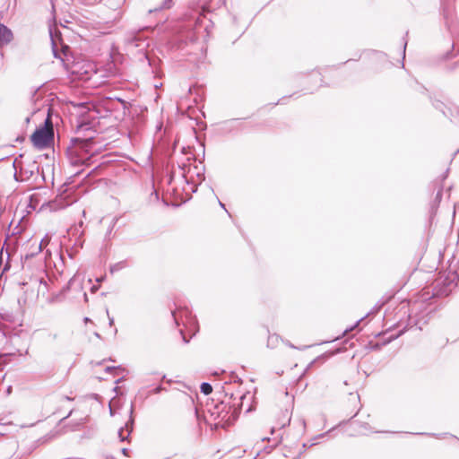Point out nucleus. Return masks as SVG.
Here are the masks:
<instances>
[{
  "mask_svg": "<svg viewBox=\"0 0 459 459\" xmlns=\"http://www.w3.org/2000/svg\"><path fill=\"white\" fill-rule=\"evenodd\" d=\"M67 204H64V205H61L59 206V208H65Z\"/></svg>",
  "mask_w": 459,
  "mask_h": 459,
  "instance_id": "473e14b6",
  "label": "nucleus"
},
{
  "mask_svg": "<svg viewBox=\"0 0 459 459\" xmlns=\"http://www.w3.org/2000/svg\"><path fill=\"white\" fill-rule=\"evenodd\" d=\"M172 0H165L163 4L156 8L155 11L162 10V9H169L171 7Z\"/></svg>",
  "mask_w": 459,
  "mask_h": 459,
  "instance_id": "f8f14e48",
  "label": "nucleus"
},
{
  "mask_svg": "<svg viewBox=\"0 0 459 459\" xmlns=\"http://www.w3.org/2000/svg\"><path fill=\"white\" fill-rule=\"evenodd\" d=\"M203 409V420L208 424H212V421L221 417L226 409V405L220 401L207 399Z\"/></svg>",
  "mask_w": 459,
  "mask_h": 459,
  "instance_id": "7ed1b4c3",
  "label": "nucleus"
},
{
  "mask_svg": "<svg viewBox=\"0 0 459 459\" xmlns=\"http://www.w3.org/2000/svg\"><path fill=\"white\" fill-rule=\"evenodd\" d=\"M74 281H75V277L74 276L73 278H71L69 280L67 284L63 288V291L65 292V291L69 290L71 289V286L74 283Z\"/></svg>",
  "mask_w": 459,
  "mask_h": 459,
  "instance_id": "ddd939ff",
  "label": "nucleus"
},
{
  "mask_svg": "<svg viewBox=\"0 0 459 459\" xmlns=\"http://www.w3.org/2000/svg\"><path fill=\"white\" fill-rule=\"evenodd\" d=\"M13 167L15 169L13 177L16 181H28L34 176L36 172H39V167L36 162L29 164L28 167H21L20 170L17 171L15 160L13 162Z\"/></svg>",
  "mask_w": 459,
  "mask_h": 459,
  "instance_id": "39448f33",
  "label": "nucleus"
},
{
  "mask_svg": "<svg viewBox=\"0 0 459 459\" xmlns=\"http://www.w3.org/2000/svg\"><path fill=\"white\" fill-rule=\"evenodd\" d=\"M9 267H10V266H9L8 263H6V264H5V265H4V270H3V271H4H4H7V270L9 269Z\"/></svg>",
  "mask_w": 459,
  "mask_h": 459,
  "instance_id": "a878e982",
  "label": "nucleus"
},
{
  "mask_svg": "<svg viewBox=\"0 0 459 459\" xmlns=\"http://www.w3.org/2000/svg\"><path fill=\"white\" fill-rule=\"evenodd\" d=\"M116 221H117L114 219L112 223H111V225L109 226V228L108 230L107 235H110L111 234V232L113 230V228H114L115 224H116Z\"/></svg>",
  "mask_w": 459,
  "mask_h": 459,
  "instance_id": "aec40b11",
  "label": "nucleus"
},
{
  "mask_svg": "<svg viewBox=\"0 0 459 459\" xmlns=\"http://www.w3.org/2000/svg\"><path fill=\"white\" fill-rule=\"evenodd\" d=\"M84 321H85V322H88V321H90V318H89V317H85V318H84Z\"/></svg>",
  "mask_w": 459,
  "mask_h": 459,
  "instance_id": "7c9ffc66",
  "label": "nucleus"
},
{
  "mask_svg": "<svg viewBox=\"0 0 459 459\" xmlns=\"http://www.w3.org/2000/svg\"><path fill=\"white\" fill-rule=\"evenodd\" d=\"M13 39V33L11 29L0 23V48L10 44Z\"/></svg>",
  "mask_w": 459,
  "mask_h": 459,
  "instance_id": "0eeeda50",
  "label": "nucleus"
},
{
  "mask_svg": "<svg viewBox=\"0 0 459 459\" xmlns=\"http://www.w3.org/2000/svg\"><path fill=\"white\" fill-rule=\"evenodd\" d=\"M73 411H74V410H71V411L68 412V414H67L66 416H65V417L62 419V420H65V419H67V418H69V417L72 415Z\"/></svg>",
  "mask_w": 459,
  "mask_h": 459,
  "instance_id": "b1692460",
  "label": "nucleus"
},
{
  "mask_svg": "<svg viewBox=\"0 0 459 459\" xmlns=\"http://www.w3.org/2000/svg\"><path fill=\"white\" fill-rule=\"evenodd\" d=\"M212 392V387L208 383H203V394L208 395Z\"/></svg>",
  "mask_w": 459,
  "mask_h": 459,
  "instance_id": "9b49d317",
  "label": "nucleus"
},
{
  "mask_svg": "<svg viewBox=\"0 0 459 459\" xmlns=\"http://www.w3.org/2000/svg\"><path fill=\"white\" fill-rule=\"evenodd\" d=\"M96 337H100V334L98 333H95Z\"/></svg>",
  "mask_w": 459,
  "mask_h": 459,
  "instance_id": "72a5a7b5",
  "label": "nucleus"
},
{
  "mask_svg": "<svg viewBox=\"0 0 459 459\" xmlns=\"http://www.w3.org/2000/svg\"><path fill=\"white\" fill-rule=\"evenodd\" d=\"M195 134L196 140L199 142L200 141V136H199V134H198L196 130H195Z\"/></svg>",
  "mask_w": 459,
  "mask_h": 459,
  "instance_id": "393cba45",
  "label": "nucleus"
},
{
  "mask_svg": "<svg viewBox=\"0 0 459 459\" xmlns=\"http://www.w3.org/2000/svg\"><path fill=\"white\" fill-rule=\"evenodd\" d=\"M195 416L197 419V425H198V427H200L201 426V418H200L199 409L197 406L195 408Z\"/></svg>",
  "mask_w": 459,
  "mask_h": 459,
  "instance_id": "f3484780",
  "label": "nucleus"
},
{
  "mask_svg": "<svg viewBox=\"0 0 459 459\" xmlns=\"http://www.w3.org/2000/svg\"><path fill=\"white\" fill-rule=\"evenodd\" d=\"M93 137L74 138L71 145L67 148L70 163L73 166L88 164L92 156Z\"/></svg>",
  "mask_w": 459,
  "mask_h": 459,
  "instance_id": "f257e3e1",
  "label": "nucleus"
},
{
  "mask_svg": "<svg viewBox=\"0 0 459 459\" xmlns=\"http://www.w3.org/2000/svg\"><path fill=\"white\" fill-rule=\"evenodd\" d=\"M126 266V261H120V262H117L112 265H110V273H114L116 272H118L122 269H124L125 267Z\"/></svg>",
  "mask_w": 459,
  "mask_h": 459,
  "instance_id": "9d476101",
  "label": "nucleus"
},
{
  "mask_svg": "<svg viewBox=\"0 0 459 459\" xmlns=\"http://www.w3.org/2000/svg\"><path fill=\"white\" fill-rule=\"evenodd\" d=\"M281 341V338L278 334H270L267 340V347H269L270 349H275L280 345Z\"/></svg>",
  "mask_w": 459,
  "mask_h": 459,
  "instance_id": "6e6552de",
  "label": "nucleus"
},
{
  "mask_svg": "<svg viewBox=\"0 0 459 459\" xmlns=\"http://www.w3.org/2000/svg\"><path fill=\"white\" fill-rule=\"evenodd\" d=\"M164 388L161 385H158L152 390L153 394H160Z\"/></svg>",
  "mask_w": 459,
  "mask_h": 459,
  "instance_id": "412c9836",
  "label": "nucleus"
},
{
  "mask_svg": "<svg viewBox=\"0 0 459 459\" xmlns=\"http://www.w3.org/2000/svg\"><path fill=\"white\" fill-rule=\"evenodd\" d=\"M66 50H68V47H67V46H65V47L63 48V53H64L65 55Z\"/></svg>",
  "mask_w": 459,
  "mask_h": 459,
  "instance_id": "c85d7f7f",
  "label": "nucleus"
},
{
  "mask_svg": "<svg viewBox=\"0 0 459 459\" xmlns=\"http://www.w3.org/2000/svg\"><path fill=\"white\" fill-rule=\"evenodd\" d=\"M152 195H155V199L158 200L159 199V195H158V193L156 191H154Z\"/></svg>",
  "mask_w": 459,
  "mask_h": 459,
  "instance_id": "cd10ccee",
  "label": "nucleus"
},
{
  "mask_svg": "<svg viewBox=\"0 0 459 459\" xmlns=\"http://www.w3.org/2000/svg\"><path fill=\"white\" fill-rule=\"evenodd\" d=\"M83 298H84L85 301H88V296H87V294L85 292L83 293Z\"/></svg>",
  "mask_w": 459,
  "mask_h": 459,
  "instance_id": "c756f323",
  "label": "nucleus"
},
{
  "mask_svg": "<svg viewBox=\"0 0 459 459\" xmlns=\"http://www.w3.org/2000/svg\"><path fill=\"white\" fill-rule=\"evenodd\" d=\"M188 91H189V93H190L191 95L195 94V95H196V97H198V96H199V93H198L199 87H198V86L194 85V86H192V87H189V90H188Z\"/></svg>",
  "mask_w": 459,
  "mask_h": 459,
  "instance_id": "4468645a",
  "label": "nucleus"
},
{
  "mask_svg": "<svg viewBox=\"0 0 459 459\" xmlns=\"http://www.w3.org/2000/svg\"><path fill=\"white\" fill-rule=\"evenodd\" d=\"M45 243H48V240H46V238L41 239V241H40V243H39V251H41V250H42L43 245H44Z\"/></svg>",
  "mask_w": 459,
  "mask_h": 459,
  "instance_id": "4be33fe9",
  "label": "nucleus"
},
{
  "mask_svg": "<svg viewBox=\"0 0 459 459\" xmlns=\"http://www.w3.org/2000/svg\"><path fill=\"white\" fill-rule=\"evenodd\" d=\"M122 380V377L118 378L116 383H119Z\"/></svg>",
  "mask_w": 459,
  "mask_h": 459,
  "instance_id": "2f4dec72",
  "label": "nucleus"
},
{
  "mask_svg": "<svg viewBox=\"0 0 459 459\" xmlns=\"http://www.w3.org/2000/svg\"><path fill=\"white\" fill-rule=\"evenodd\" d=\"M193 174L196 175V177H197V183H194L193 182V183L190 184L187 181V185H188L189 188L192 190V192H196L197 191V186L201 184V178H200L201 173L197 170V168L195 167Z\"/></svg>",
  "mask_w": 459,
  "mask_h": 459,
  "instance_id": "1a4fd4ad",
  "label": "nucleus"
},
{
  "mask_svg": "<svg viewBox=\"0 0 459 459\" xmlns=\"http://www.w3.org/2000/svg\"><path fill=\"white\" fill-rule=\"evenodd\" d=\"M108 317V325L109 326H112L114 325V317L109 316L108 309L106 310Z\"/></svg>",
  "mask_w": 459,
  "mask_h": 459,
  "instance_id": "6ab92c4d",
  "label": "nucleus"
},
{
  "mask_svg": "<svg viewBox=\"0 0 459 459\" xmlns=\"http://www.w3.org/2000/svg\"><path fill=\"white\" fill-rule=\"evenodd\" d=\"M63 398H64L65 400H66V401H72V400H74V398H71V397H69V396H64Z\"/></svg>",
  "mask_w": 459,
  "mask_h": 459,
  "instance_id": "bb28decb",
  "label": "nucleus"
},
{
  "mask_svg": "<svg viewBox=\"0 0 459 459\" xmlns=\"http://www.w3.org/2000/svg\"><path fill=\"white\" fill-rule=\"evenodd\" d=\"M53 131L44 127L37 129L31 134V142L33 143V145L39 149H44L48 147L53 141Z\"/></svg>",
  "mask_w": 459,
  "mask_h": 459,
  "instance_id": "20e7f679",
  "label": "nucleus"
},
{
  "mask_svg": "<svg viewBox=\"0 0 459 459\" xmlns=\"http://www.w3.org/2000/svg\"><path fill=\"white\" fill-rule=\"evenodd\" d=\"M195 20L198 22L201 18V10L199 8L195 9Z\"/></svg>",
  "mask_w": 459,
  "mask_h": 459,
  "instance_id": "a211bd4d",
  "label": "nucleus"
},
{
  "mask_svg": "<svg viewBox=\"0 0 459 459\" xmlns=\"http://www.w3.org/2000/svg\"><path fill=\"white\" fill-rule=\"evenodd\" d=\"M134 403H131L130 415L128 420L125 426L120 428L118 430V437L121 441L127 440L134 429Z\"/></svg>",
  "mask_w": 459,
  "mask_h": 459,
  "instance_id": "423d86ee",
  "label": "nucleus"
},
{
  "mask_svg": "<svg viewBox=\"0 0 459 459\" xmlns=\"http://www.w3.org/2000/svg\"><path fill=\"white\" fill-rule=\"evenodd\" d=\"M52 49H53L54 56H55L56 58H59V59H61V60L63 61V59H62V57H61V56H60V54H59V53L57 52V50H56V45H55V43H54V41H53V40H52Z\"/></svg>",
  "mask_w": 459,
  "mask_h": 459,
  "instance_id": "2eb2a0df",
  "label": "nucleus"
},
{
  "mask_svg": "<svg viewBox=\"0 0 459 459\" xmlns=\"http://www.w3.org/2000/svg\"><path fill=\"white\" fill-rule=\"evenodd\" d=\"M120 367H107L105 368V371L108 372V373H111V372H117V370H120Z\"/></svg>",
  "mask_w": 459,
  "mask_h": 459,
  "instance_id": "dca6fc26",
  "label": "nucleus"
},
{
  "mask_svg": "<svg viewBox=\"0 0 459 459\" xmlns=\"http://www.w3.org/2000/svg\"><path fill=\"white\" fill-rule=\"evenodd\" d=\"M98 289H99V286H97V285H93V286L91 288V290L92 292H95V291H97V290H98Z\"/></svg>",
  "mask_w": 459,
  "mask_h": 459,
  "instance_id": "5701e85b",
  "label": "nucleus"
},
{
  "mask_svg": "<svg viewBox=\"0 0 459 459\" xmlns=\"http://www.w3.org/2000/svg\"><path fill=\"white\" fill-rule=\"evenodd\" d=\"M171 316L177 325H182L184 326L179 332L184 342L188 343L190 339L199 331V324L195 316H193L192 311L186 307L171 311Z\"/></svg>",
  "mask_w": 459,
  "mask_h": 459,
  "instance_id": "f03ea898",
  "label": "nucleus"
}]
</instances>
